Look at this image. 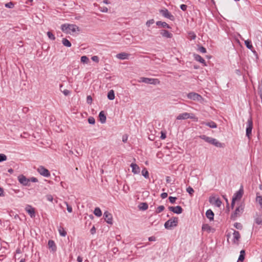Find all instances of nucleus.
Here are the masks:
<instances>
[{
	"instance_id": "9d476101",
	"label": "nucleus",
	"mask_w": 262,
	"mask_h": 262,
	"mask_svg": "<svg viewBox=\"0 0 262 262\" xmlns=\"http://www.w3.org/2000/svg\"><path fill=\"white\" fill-rule=\"evenodd\" d=\"M38 172L41 176L49 178L50 176V171L43 166H40L37 169Z\"/></svg>"
},
{
	"instance_id": "7ed1b4c3",
	"label": "nucleus",
	"mask_w": 262,
	"mask_h": 262,
	"mask_svg": "<svg viewBox=\"0 0 262 262\" xmlns=\"http://www.w3.org/2000/svg\"><path fill=\"white\" fill-rule=\"evenodd\" d=\"M178 223V217H173L167 221L164 224L165 229H170L172 227H176Z\"/></svg>"
},
{
	"instance_id": "a211bd4d",
	"label": "nucleus",
	"mask_w": 262,
	"mask_h": 262,
	"mask_svg": "<svg viewBox=\"0 0 262 262\" xmlns=\"http://www.w3.org/2000/svg\"><path fill=\"white\" fill-rule=\"evenodd\" d=\"M132 168V172L134 174H138L140 173V168L139 166L135 163H132L130 165Z\"/></svg>"
},
{
	"instance_id": "bf43d9fd",
	"label": "nucleus",
	"mask_w": 262,
	"mask_h": 262,
	"mask_svg": "<svg viewBox=\"0 0 262 262\" xmlns=\"http://www.w3.org/2000/svg\"><path fill=\"white\" fill-rule=\"evenodd\" d=\"M99 10L102 12H107L108 11V9L106 7H101Z\"/></svg>"
},
{
	"instance_id": "1a4fd4ad",
	"label": "nucleus",
	"mask_w": 262,
	"mask_h": 262,
	"mask_svg": "<svg viewBox=\"0 0 262 262\" xmlns=\"http://www.w3.org/2000/svg\"><path fill=\"white\" fill-rule=\"evenodd\" d=\"M159 12L162 14V15L164 17L168 18L170 20H174V16L172 14H171V13L169 12L167 9L164 8L163 9H161L160 10Z\"/></svg>"
},
{
	"instance_id": "49530a36",
	"label": "nucleus",
	"mask_w": 262,
	"mask_h": 262,
	"mask_svg": "<svg viewBox=\"0 0 262 262\" xmlns=\"http://www.w3.org/2000/svg\"><path fill=\"white\" fill-rule=\"evenodd\" d=\"M7 160V156L3 154H0V162H2Z\"/></svg>"
},
{
	"instance_id": "7c9ffc66",
	"label": "nucleus",
	"mask_w": 262,
	"mask_h": 262,
	"mask_svg": "<svg viewBox=\"0 0 262 262\" xmlns=\"http://www.w3.org/2000/svg\"><path fill=\"white\" fill-rule=\"evenodd\" d=\"M94 214L97 217H100L102 215V212L99 207L95 208L94 211Z\"/></svg>"
},
{
	"instance_id": "603ef678",
	"label": "nucleus",
	"mask_w": 262,
	"mask_h": 262,
	"mask_svg": "<svg viewBox=\"0 0 262 262\" xmlns=\"http://www.w3.org/2000/svg\"><path fill=\"white\" fill-rule=\"evenodd\" d=\"M91 59L93 61H94V62H95L96 63H98L99 61V58L98 56H92V58H91Z\"/></svg>"
},
{
	"instance_id": "c9c22d12",
	"label": "nucleus",
	"mask_w": 262,
	"mask_h": 262,
	"mask_svg": "<svg viewBox=\"0 0 262 262\" xmlns=\"http://www.w3.org/2000/svg\"><path fill=\"white\" fill-rule=\"evenodd\" d=\"M142 174L145 179L149 178V172L145 168L142 169Z\"/></svg>"
},
{
	"instance_id": "a878e982",
	"label": "nucleus",
	"mask_w": 262,
	"mask_h": 262,
	"mask_svg": "<svg viewBox=\"0 0 262 262\" xmlns=\"http://www.w3.org/2000/svg\"><path fill=\"white\" fill-rule=\"evenodd\" d=\"M99 120L101 123H104L106 122V118L103 111H101L99 114Z\"/></svg>"
},
{
	"instance_id": "a18cd8bd",
	"label": "nucleus",
	"mask_w": 262,
	"mask_h": 262,
	"mask_svg": "<svg viewBox=\"0 0 262 262\" xmlns=\"http://www.w3.org/2000/svg\"><path fill=\"white\" fill-rule=\"evenodd\" d=\"M234 227L235 228L239 230H241L243 228L242 225L239 223H235L234 224Z\"/></svg>"
},
{
	"instance_id": "0e129e2a",
	"label": "nucleus",
	"mask_w": 262,
	"mask_h": 262,
	"mask_svg": "<svg viewBox=\"0 0 262 262\" xmlns=\"http://www.w3.org/2000/svg\"><path fill=\"white\" fill-rule=\"evenodd\" d=\"M29 179L30 180V182H32L35 183V182H37L38 181V179L36 178H35V177H32V178H31Z\"/></svg>"
},
{
	"instance_id": "e2e57ef3",
	"label": "nucleus",
	"mask_w": 262,
	"mask_h": 262,
	"mask_svg": "<svg viewBox=\"0 0 262 262\" xmlns=\"http://www.w3.org/2000/svg\"><path fill=\"white\" fill-rule=\"evenodd\" d=\"M245 256L239 255L237 260H238L239 261L243 262V261L245 259Z\"/></svg>"
},
{
	"instance_id": "6e6d98bb",
	"label": "nucleus",
	"mask_w": 262,
	"mask_h": 262,
	"mask_svg": "<svg viewBox=\"0 0 262 262\" xmlns=\"http://www.w3.org/2000/svg\"><path fill=\"white\" fill-rule=\"evenodd\" d=\"M47 200L49 202H52L53 200V197L51 194H47L46 196Z\"/></svg>"
},
{
	"instance_id": "bb28decb",
	"label": "nucleus",
	"mask_w": 262,
	"mask_h": 262,
	"mask_svg": "<svg viewBox=\"0 0 262 262\" xmlns=\"http://www.w3.org/2000/svg\"><path fill=\"white\" fill-rule=\"evenodd\" d=\"M188 119V113H183L179 114L177 117V120H185Z\"/></svg>"
},
{
	"instance_id": "774afa93",
	"label": "nucleus",
	"mask_w": 262,
	"mask_h": 262,
	"mask_svg": "<svg viewBox=\"0 0 262 262\" xmlns=\"http://www.w3.org/2000/svg\"><path fill=\"white\" fill-rule=\"evenodd\" d=\"M5 195L4 194V191L3 188L0 187V196H4Z\"/></svg>"
},
{
	"instance_id": "6e6552de",
	"label": "nucleus",
	"mask_w": 262,
	"mask_h": 262,
	"mask_svg": "<svg viewBox=\"0 0 262 262\" xmlns=\"http://www.w3.org/2000/svg\"><path fill=\"white\" fill-rule=\"evenodd\" d=\"M187 97L188 99L194 101H201L203 99V97L201 95L195 92L189 93L187 94Z\"/></svg>"
},
{
	"instance_id": "20e7f679",
	"label": "nucleus",
	"mask_w": 262,
	"mask_h": 262,
	"mask_svg": "<svg viewBox=\"0 0 262 262\" xmlns=\"http://www.w3.org/2000/svg\"><path fill=\"white\" fill-rule=\"evenodd\" d=\"M139 82H144L145 83L157 85L160 84V80L157 78H150L146 77H141Z\"/></svg>"
},
{
	"instance_id": "e433bc0d",
	"label": "nucleus",
	"mask_w": 262,
	"mask_h": 262,
	"mask_svg": "<svg viewBox=\"0 0 262 262\" xmlns=\"http://www.w3.org/2000/svg\"><path fill=\"white\" fill-rule=\"evenodd\" d=\"M188 118L193 120L194 121L197 122L198 121V118L193 113H188Z\"/></svg>"
},
{
	"instance_id": "4be33fe9",
	"label": "nucleus",
	"mask_w": 262,
	"mask_h": 262,
	"mask_svg": "<svg viewBox=\"0 0 262 262\" xmlns=\"http://www.w3.org/2000/svg\"><path fill=\"white\" fill-rule=\"evenodd\" d=\"M68 30L69 31V33L71 32H75L76 31H79V27L76 25L74 24H69Z\"/></svg>"
},
{
	"instance_id": "f257e3e1",
	"label": "nucleus",
	"mask_w": 262,
	"mask_h": 262,
	"mask_svg": "<svg viewBox=\"0 0 262 262\" xmlns=\"http://www.w3.org/2000/svg\"><path fill=\"white\" fill-rule=\"evenodd\" d=\"M200 138L204 140L205 142L211 144L217 147H223L224 144L220 142L218 140H217L215 138H213L212 137H208L206 135H201L199 136Z\"/></svg>"
},
{
	"instance_id": "cd10ccee",
	"label": "nucleus",
	"mask_w": 262,
	"mask_h": 262,
	"mask_svg": "<svg viewBox=\"0 0 262 262\" xmlns=\"http://www.w3.org/2000/svg\"><path fill=\"white\" fill-rule=\"evenodd\" d=\"M115 93L114 90H110L107 94V98L110 100H113L115 99Z\"/></svg>"
},
{
	"instance_id": "09e8293b",
	"label": "nucleus",
	"mask_w": 262,
	"mask_h": 262,
	"mask_svg": "<svg viewBox=\"0 0 262 262\" xmlns=\"http://www.w3.org/2000/svg\"><path fill=\"white\" fill-rule=\"evenodd\" d=\"M64 203L66 205V206H67V209L69 213H71L72 212V211H73V209H72V206L69 205L67 202H65Z\"/></svg>"
},
{
	"instance_id": "b1692460",
	"label": "nucleus",
	"mask_w": 262,
	"mask_h": 262,
	"mask_svg": "<svg viewBox=\"0 0 262 262\" xmlns=\"http://www.w3.org/2000/svg\"><path fill=\"white\" fill-rule=\"evenodd\" d=\"M254 222L258 225H262V213L256 214L254 219Z\"/></svg>"
},
{
	"instance_id": "4c0bfd02",
	"label": "nucleus",
	"mask_w": 262,
	"mask_h": 262,
	"mask_svg": "<svg viewBox=\"0 0 262 262\" xmlns=\"http://www.w3.org/2000/svg\"><path fill=\"white\" fill-rule=\"evenodd\" d=\"M188 34L189 37L191 39L194 40L196 38V36L194 32L190 31L188 33Z\"/></svg>"
},
{
	"instance_id": "f3484780",
	"label": "nucleus",
	"mask_w": 262,
	"mask_h": 262,
	"mask_svg": "<svg viewBox=\"0 0 262 262\" xmlns=\"http://www.w3.org/2000/svg\"><path fill=\"white\" fill-rule=\"evenodd\" d=\"M130 56V54L125 53V52H122L119 54H117L116 55V57L119 59L121 60H124V59H128L129 58V57Z\"/></svg>"
},
{
	"instance_id": "6ab92c4d",
	"label": "nucleus",
	"mask_w": 262,
	"mask_h": 262,
	"mask_svg": "<svg viewBox=\"0 0 262 262\" xmlns=\"http://www.w3.org/2000/svg\"><path fill=\"white\" fill-rule=\"evenodd\" d=\"M193 57L196 61L201 63L202 64H203L204 66H207L205 59L203 58H202L200 55L194 54Z\"/></svg>"
},
{
	"instance_id": "dca6fc26",
	"label": "nucleus",
	"mask_w": 262,
	"mask_h": 262,
	"mask_svg": "<svg viewBox=\"0 0 262 262\" xmlns=\"http://www.w3.org/2000/svg\"><path fill=\"white\" fill-rule=\"evenodd\" d=\"M160 34L162 37L166 38H171L173 36L171 33L166 30H161L160 31Z\"/></svg>"
},
{
	"instance_id": "4d7b16f0",
	"label": "nucleus",
	"mask_w": 262,
	"mask_h": 262,
	"mask_svg": "<svg viewBox=\"0 0 262 262\" xmlns=\"http://www.w3.org/2000/svg\"><path fill=\"white\" fill-rule=\"evenodd\" d=\"M92 97L89 95L86 97V102L88 104H91L92 102Z\"/></svg>"
},
{
	"instance_id": "412c9836",
	"label": "nucleus",
	"mask_w": 262,
	"mask_h": 262,
	"mask_svg": "<svg viewBox=\"0 0 262 262\" xmlns=\"http://www.w3.org/2000/svg\"><path fill=\"white\" fill-rule=\"evenodd\" d=\"M206 216L209 220L212 221L214 219V214L211 209H208L206 212Z\"/></svg>"
},
{
	"instance_id": "9b49d317",
	"label": "nucleus",
	"mask_w": 262,
	"mask_h": 262,
	"mask_svg": "<svg viewBox=\"0 0 262 262\" xmlns=\"http://www.w3.org/2000/svg\"><path fill=\"white\" fill-rule=\"evenodd\" d=\"M244 193V189L243 186H241L239 189L236 191L234 194H233V196L232 197V199H233V201H237L240 200Z\"/></svg>"
},
{
	"instance_id": "aec40b11",
	"label": "nucleus",
	"mask_w": 262,
	"mask_h": 262,
	"mask_svg": "<svg viewBox=\"0 0 262 262\" xmlns=\"http://www.w3.org/2000/svg\"><path fill=\"white\" fill-rule=\"evenodd\" d=\"M26 210L29 214V215H30V216L31 217H33L35 216V212L34 209L33 208H32L31 206L28 205L26 208Z\"/></svg>"
},
{
	"instance_id": "69168bd1",
	"label": "nucleus",
	"mask_w": 262,
	"mask_h": 262,
	"mask_svg": "<svg viewBox=\"0 0 262 262\" xmlns=\"http://www.w3.org/2000/svg\"><path fill=\"white\" fill-rule=\"evenodd\" d=\"M63 94L65 95V96H68L70 94V91L68 90H64L63 92H62Z\"/></svg>"
},
{
	"instance_id": "13d9d810",
	"label": "nucleus",
	"mask_w": 262,
	"mask_h": 262,
	"mask_svg": "<svg viewBox=\"0 0 262 262\" xmlns=\"http://www.w3.org/2000/svg\"><path fill=\"white\" fill-rule=\"evenodd\" d=\"M180 8L182 11H185L187 9V6L185 4H182L180 5Z\"/></svg>"
},
{
	"instance_id": "79ce46f5",
	"label": "nucleus",
	"mask_w": 262,
	"mask_h": 262,
	"mask_svg": "<svg viewBox=\"0 0 262 262\" xmlns=\"http://www.w3.org/2000/svg\"><path fill=\"white\" fill-rule=\"evenodd\" d=\"M258 94L262 100V79L260 81V84L258 86Z\"/></svg>"
},
{
	"instance_id": "58836bf2",
	"label": "nucleus",
	"mask_w": 262,
	"mask_h": 262,
	"mask_svg": "<svg viewBox=\"0 0 262 262\" xmlns=\"http://www.w3.org/2000/svg\"><path fill=\"white\" fill-rule=\"evenodd\" d=\"M81 62L83 63H88L89 61V59L86 56H82L81 57Z\"/></svg>"
},
{
	"instance_id": "2eb2a0df",
	"label": "nucleus",
	"mask_w": 262,
	"mask_h": 262,
	"mask_svg": "<svg viewBox=\"0 0 262 262\" xmlns=\"http://www.w3.org/2000/svg\"><path fill=\"white\" fill-rule=\"evenodd\" d=\"M241 235L239 232L238 231L234 230V232L233 233V243L234 244H238Z\"/></svg>"
},
{
	"instance_id": "de8ad7c7",
	"label": "nucleus",
	"mask_w": 262,
	"mask_h": 262,
	"mask_svg": "<svg viewBox=\"0 0 262 262\" xmlns=\"http://www.w3.org/2000/svg\"><path fill=\"white\" fill-rule=\"evenodd\" d=\"M88 122L91 124H94L95 123V119L93 117H90L88 118Z\"/></svg>"
},
{
	"instance_id": "680f3d73",
	"label": "nucleus",
	"mask_w": 262,
	"mask_h": 262,
	"mask_svg": "<svg viewBox=\"0 0 262 262\" xmlns=\"http://www.w3.org/2000/svg\"><path fill=\"white\" fill-rule=\"evenodd\" d=\"M167 193L166 192H163L161 194V197L162 199H164L167 197Z\"/></svg>"
},
{
	"instance_id": "473e14b6",
	"label": "nucleus",
	"mask_w": 262,
	"mask_h": 262,
	"mask_svg": "<svg viewBox=\"0 0 262 262\" xmlns=\"http://www.w3.org/2000/svg\"><path fill=\"white\" fill-rule=\"evenodd\" d=\"M69 25L68 24H64L61 26V29L63 32H64L67 33H69V31L68 30Z\"/></svg>"
},
{
	"instance_id": "c756f323",
	"label": "nucleus",
	"mask_w": 262,
	"mask_h": 262,
	"mask_svg": "<svg viewBox=\"0 0 262 262\" xmlns=\"http://www.w3.org/2000/svg\"><path fill=\"white\" fill-rule=\"evenodd\" d=\"M62 43L64 46L67 47H71L72 46L70 41L68 39L65 38L62 39Z\"/></svg>"
},
{
	"instance_id": "ddd939ff",
	"label": "nucleus",
	"mask_w": 262,
	"mask_h": 262,
	"mask_svg": "<svg viewBox=\"0 0 262 262\" xmlns=\"http://www.w3.org/2000/svg\"><path fill=\"white\" fill-rule=\"evenodd\" d=\"M168 209L176 214H181L183 212V209L180 206H169Z\"/></svg>"
},
{
	"instance_id": "37998d69",
	"label": "nucleus",
	"mask_w": 262,
	"mask_h": 262,
	"mask_svg": "<svg viewBox=\"0 0 262 262\" xmlns=\"http://www.w3.org/2000/svg\"><path fill=\"white\" fill-rule=\"evenodd\" d=\"M47 36L50 39L52 40H54L55 39L54 35L50 31H48L47 32Z\"/></svg>"
},
{
	"instance_id": "2f4dec72",
	"label": "nucleus",
	"mask_w": 262,
	"mask_h": 262,
	"mask_svg": "<svg viewBox=\"0 0 262 262\" xmlns=\"http://www.w3.org/2000/svg\"><path fill=\"white\" fill-rule=\"evenodd\" d=\"M202 229L203 231H206L208 232H210L211 227L207 224H205L202 225Z\"/></svg>"
},
{
	"instance_id": "0eeeda50",
	"label": "nucleus",
	"mask_w": 262,
	"mask_h": 262,
	"mask_svg": "<svg viewBox=\"0 0 262 262\" xmlns=\"http://www.w3.org/2000/svg\"><path fill=\"white\" fill-rule=\"evenodd\" d=\"M209 202L211 205H214L217 207H220L222 204L220 199L214 196H210L209 198Z\"/></svg>"
},
{
	"instance_id": "72a5a7b5",
	"label": "nucleus",
	"mask_w": 262,
	"mask_h": 262,
	"mask_svg": "<svg viewBox=\"0 0 262 262\" xmlns=\"http://www.w3.org/2000/svg\"><path fill=\"white\" fill-rule=\"evenodd\" d=\"M139 207L141 210H146L148 209V205L146 203H141Z\"/></svg>"
},
{
	"instance_id": "ea45409f",
	"label": "nucleus",
	"mask_w": 262,
	"mask_h": 262,
	"mask_svg": "<svg viewBox=\"0 0 262 262\" xmlns=\"http://www.w3.org/2000/svg\"><path fill=\"white\" fill-rule=\"evenodd\" d=\"M59 234L62 236H66L67 235V232L64 230L63 228H60L58 229Z\"/></svg>"
},
{
	"instance_id": "f704fd0d",
	"label": "nucleus",
	"mask_w": 262,
	"mask_h": 262,
	"mask_svg": "<svg viewBox=\"0 0 262 262\" xmlns=\"http://www.w3.org/2000/svg\"><path fill=\"white\" fill-rule=\"evenodd\" d=\"M256 201L259 204L262 209V196L259 195L258 193L256 194Z\"/></svg>"
},
{
	"instance_id": "052dcab7",
	"label": "nucleus",
	"mask_w": 262,
	"mask_h": 262,
	"mask_svg": "<svg viewBox=\"0 0 262 262\" xmlns=\"http://www.w3.org/2000/svg\"><path fill=\"white\" fill-rule=\"evenodd\" d=\"M161 137L160 138L162 140L165 139L166 138V133L163 132H161Z\"/></svg>"
},
{
	"instance_id": "5fc2aeb1",
	"label": "nucleus",
	"mask_w": 262,
	"mask_h": 262,
	"mask_svg": "<svg viewBox=\"0 0 262 262\" xmlns=\"http://www.w3.org/2000/svg\"><path fill=\"white\" fill-rule=\"evenodd\" d=\"M199 51L202 53H205L207 52L206 48L203 46L199 47Z\"/></svg>"
},
{
	"instance_id": "8fccbe9b",
	"label": "nucleus",
	"mask_w": 262,
	"mask_h": 262,
	"mask_svg": "<svg viewBox=\"0 0 262 262\" xmlns=\"http://www.w3.org/2000/svg\"><path fill=\"white\" fill-rule=\"evenodd\" d=\"M14 4L12 2H9L5 4V6L6 8H12L14 7Z\"/></svg>"
},
{
	"instance_id": "423d86ee",
	"label": "nucleus",
	"mask_w": 262,
	"mask_h": 262,
	"mask_svg": "<svg viewBox=\"0 0 262 262\" xmlns=\"http://www.w3.org/2000/svg\"><path fill=\"white\" fill-rule=\"evenodd\" d=\"M17 179L19 183L23 186H29L30 185V180L23 174H20L17 177Z\"/></svg>"
},
{
	"instance_id": "c03bdc74",
	"label": "nucleus",
	"mask_w": 262,
	"mask_h": 262,
	"mask_svg": "<svg viewBox=\"0 0 262 262\" xmlns=\"http://www.w3.org/2000/svg\"><path fill=\"white\" fill-rule=\"evenodd\" d=\"M186 191L191 195L194 192V190L191 186H189L186 188Z\"/></svg>"
},
{
	"instance_id": "a19ab883",
	"label": "nucleus",
	"mask_w": 262,
	"mask_h": 262,
	"mask_svg": "<svg viewBox=\"0 0 262 262\" xmlns=\"http://www.w3.org/2000/svg\"><path fill=\"white\" fill-rule=\"evenodd\" d=\"M165 209V207L163 205L159 206L157 207L156 212L157 213H159L161 212H162Z\"/></svg>"
},
{
	"instance_id": "393cba45",
	"label": "nucleus",
	"mask_w": 262,
	"mask_h": 262,
	"mask_svg": "<svg viewBox=\"0 0 262 262\" xmlns=\"http://www.w3.org/2000/svg\"><path fill=\"white\" fill-rule=\"evenodd\" d=\"M201 124H204V125H205L210 128H216L217 127L216 124L212 121H210V122H203L202 123H201Z\"/></svg>"
},
{
	"instance_id": "4468645a",
	"label": "nucleus",
	"mask_w": 262,
	"mask_h": 262,
	"mask_svg": "<svg viewBox=\"0 0 262 262\" xmlns=\"http://www.w3.org/2000/svg\"><path fill=\"white\" fill-rule=\"evenodd\" d=\"M48 246L50 252H55L57 250V246L53 240H49L48 241Z\"/></svg>"
},
{
	"instance_id": "338daca9",
	"label": "nucleus",
	"mask_w": 262,
	"mask_h": 262,
	"mask_svg": "<svg viewBox=\"0 0 262 262\" xmlns=\"http://www.w3.org/2000/svg\"><path fill=\"white\" fill-rule=\"evenodd\" d=\"M148 239L149 242H153V241H155L156 239L155 236H151L149 237Z\"/></svg>"
},
{
	"instance_id": "c85d7f7f",
	"label": "nucleus",
	"mask_w": 262,
	"mask_h": 262,
	"mask_svg": "<svg viewBox=\"0 0 262 262\" xmlns=\"http://www.w3.org/2000/svg\"><path fill=\"white\" fill-rule=\"evenodd\" d=\"M245 44L246 46V47L250 50H252L253 49V47L252 46V42L251 40H249V39H247L245 41Z\"/></svg>"
},
{
	"instance_id": "39448f33",
	"label": "nucleus",
	"mask_w": 262,
	"mask_h": 262,
	"mask_svg": "<svg viewBox=\"0 0 262 262\" xmlns=\"http://www.w3.org/2000/svg\"><path fill=\"white\" fill-rule=\"evenodd\" d=\"M252 128H253V121H252V117L250 116V117H249V118L248 119V120H247L246 131V136L248 137L249 139H250V135H251Z\"/></svg>"
},
{
	"instance_id": "864d4df0",
	"label": "nucleus",
	"mask_w": 262,
	"mask_h": 262,
	"mask_svg": "<svg viewBox=\"0 0 262 262\" xmlns=\"http://www.w3.org/2000/svg\"><path fill=\"white\" fill-rule=\"evenodd\" d=\"M169 200V202L171 203V204H174L176 201V200L177 199V198L176 197H173V196H169V198H168Z\"/></svg>"
},
{
	"instance_id": "3c124183",
	"label": "nucleus",
	"mask_w": 262,
	"mask_h": 262,
	"mask_svg": "<svg viewBox=\"0 0 262 262\" xmlns=\"http://www.w3.org/2000/svg\"><path fill=\"white\" fill-rule=\"evenodd\" d=\"M155 23V20L154 19H151L146 21V25L147 26L149 27L151 25Z\"/></svg>"
},
{
	"instance_id": "f8f14e48",
	"label": "nucleus",
	"mask_w": 262,
	"mask_h": 262,
	"mask_svg": "<svg viewBox=\"0 0 262 262\" xmlns=\"http://www.w3.org/2000/svg\"><path fill=\"white\" fill-rule=\"evenodd\" d=\"M103 217L105 221L108 224H113V216L111 213L105 211L103 214Z\"/></svg>"
},
{
	"instance_id": "f03ea898",
	"label": "nucleus",
	"mask_w": 262,
	"mask_h": 262,
	"mask_svg": "<svg viewBox=\"0 0 262 262\" xmlns=\"http://www.w3.org/2000/svg\"><path fill=\"white\" fill-rule=\"evenodd\" d=\"M244 205L241 204L236 208L235 211L231 215V219L232 220H235L237 217L239 216L244 212Z\"/></svg>"
},
{
	"instance_id": "5701e85b",
	"label": "nucleus",
	"mask_w": 262,
	"mask_h": 262,
	"mask_svg": "<svg viewBox=\"0 0 262 262\" xmlns=\"http://www.w3.org/2000/svg\"><path fill=\"white\" fill-rule=\"evenodd\" d=\"M156 25L159 27H161L167 28V29H171V27L168 24H167L166 22H163L161 21H157L156 22Z\"/></svg>"
}]
</instances>
